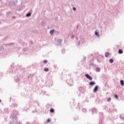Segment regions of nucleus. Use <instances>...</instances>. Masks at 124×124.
<instances>
[{"mask_svg":"<svg viewBox=\"0 0 124 124\" xmlns=\"http://www.w3.org/2000/svg\"><path fill=\"white\" fill-rule=\"evenodd\" d=\"M85 76L86 77L87 79H89V80H93V78H92L90 75L86 74Z\"/></svg>","mask_w":124,"mask_h":124,"instance_id":"nucleus-1","label":"nucleus"},{"mask_svg":"<svg viewBox=\"0 0 124 124\" xmlns=\"http://www.w3.org/2000/svg\"><path fill=\"white\" fill-rule=\"evenodd\" d=\"M98 91V86H96L93 90L94 93H96V91Z\"/></svg>","mask_w":124,"mask_h":124,"instance_id":"nucleus-2","label":"nucleus"},{"mask_svg":"<svg viewBox=\"0 0 124 124\" xmlns=\"http://www.w3.org/2000/svg\"><path fill=\"white\" fill-rule=\"evenodd\" d=\"M89 84L91 86H93V85H95V82H93V81H91V82H90Z\"/></svg>","mask_w":124,"mask_h":124,"instance_id":"nucleus-3","label":"nucleus"},{"mask_svg":"<svg viewBox=\"0 0 124 124\" xmlns=\"http://www.w3.org/2000/svg\"><path fill=\"white\" fill-rule=\"evenodd\" d=\"M50 113H54V112H55V109H54V108H51L50 110Z\"/></svg>","mask_w":124,"mask_h":124,"instance_id":"nucleus-4","label":"nucleus"},{"mask_svg":"<svg viewBox=\"0 0 124 124\" xmlns=\"http://www.w3.org/2000/svg\"><path fill=\"white\" fill-rule=\"evenodd\" d=\"M118 53L119 54H123V53H124V51H123V50L119 49L118 51Z\"/></svg>","mask_w":124,"mask_h":124,"instance_id":"nucleus-5","label":"nucleus"},{"mask_svg":"<svg viewBox=\"0 0 124 124\" xmlns=\"http://www.w3.org/2000/svg\"><path fill=\"white\" fill-rule=\"evenodd\" d=\"M120 83H121V85L124 86V80H121Z\"/></svg>","mask_w":124,"mask_h":124,"instance_id":"nucleus-6","label":"nucleus"},{"mask_svg":"<svg viewBox=\"0 0 124 124\" xmlns=\"http://www.w3.org/2000/svg\"><path fill=\"white\" fill-rule=\"evenodd\" d=\"M95 34L98 36V37H99V34H98V32L96 31H95Z\"/></svg>","mask_w":124,"mask_h":124,"instance_id":"nucleus-7","label":"nucleus"},{"mask_svg":"<svg viewBox=\"0 0 124 124\" xmlns=\"http://www.w3.org/2000/svg\"><path fill=\"white\" fill-rule=\"evenodd\" d=\"M55 31L54 30H52L51 31H50V34H53V33H54V32Z\"/></svg>","mask_w":124,"mask_h":124,"instance_id":"nucleus-8","label":"nucleus"},{"mask_svg":"<svg viewBox=\"0 0 124 124\" xmlns=\"http://www.w3.org/2000/svg\"><path fill=\"white\" fill-rule=\"evenodd\" d=\"M31 13H28L27 15L26 16L27 17H30L31 16Z\"/></svg>","mask_w":124,"mask_h":124,"instance_id":"nucleus-9","label":"nucleus"},{"mask_svg":"<svg viewBox=\"0 0 124 124\" xmlns=\"http://www.w3.org/2000/svg\"><path fill=\"white\" fill-rule=\"evenodd\" d=\"M44 71H46L47 72L49 71V69H48V68H45L44 69Z\"/></svg>","mask_w":124,"mask_h":124,"instance_id":"nucleus-10","label":"nucleus"},{"mask_svg":"<svg viewBox=\"0 0 124 124\" xmlns=\"http://www.w3.org/2000/svg\"><path fill=\"white\" fill-rule=\"evenodd\" d=\"M109 62H110L111 63H112V62H114V60H113V59H110V60H109Z\"/></svg>","mask_w":124,"mask_h":124,"instance_id":"nucleus-11","label":"nucleus"},{"mask_svg":"<svg viewBox=\"0 0 124 124\" xmlns=\"http://www.w3.org/2000/svg\"><path fill=\"white\" fill-rule=\"evenodd\" d=\"M105 56L107 58V57H108V56H109V52H106L105 53Z\"/></svg>","mask_w":124,"mask_h":124,"instance_id":"nucleus-12","label":"nucleus"},{"mask_svg":"<svg viewBox=\"0 0 124 124\" xmlns=\"http://www.w3.org/2000/svg\"><path fill=\"white\" fill-rule=\"evenodd\" d=\"M96 71L97 72H99V71H100V69L99 68H97L96 69Z\"/></svg>","mask_w":124,"mask_h":124,"instance_id":"nucleus-13","label":"nucleus"},{"mask_svg":"<svg viewBox=\"0 0 124 124\" xmlns=\"http://www.w3.org/2000/svg\"><path fill=\"white\" fill-rule=\"evenodd\" d=\"M114 97H115V98H117V99H118V98H119L118 95H114Z\"/></svg>","mask_w":124,"mask_h":124,"instance_id":"nucleus-14","label":"nucleus"},{"mask_svg":"<svg viewBox=\"0 0 124 124\" xmlns=\"http://www.w3.org/2000/svg\"><path fill=\"white\" fill-rule=\"evenodd\" d=\"M47 62H48V61L47 60L44 61V63H47Z\"/></svg>","mask_w":124,"mask_h":124,"instance_id":"nucleus-15","label":"nucleus"},{"mask_svg":"<svg viewBox=\"0 0 124 124\" xmlns=\"http://www.w3.org/2000/svg\"><path fill=\"white\" fill-rule=\"evenodd\" d=\"M109 101H111V98H108V102H109Z\"/></svg>","mask_w":124,"mask_h":124,"instance_id":"nucleus-16","label":"nucleus"},{"mask_svg":"<svg viewBox=\"0 0 124 124\" xmlns=\"http://www.w3.org/2000/svg\"><path fill=\"white\" fill-rule=\"evenodd\" d=\"M50 122H51V120L50 119H48L47 121V123H50Z\"/></svg>","mask_w":124,"mask_h":124,"instance_id":"nucleus-17","label":"nucleus"},{"mask_svg":"<svg viewBox=\"0 0 124 124\" xmlns=\"http://www.w3.org/2000/svg\"><path fill=\"white\" fill-rule=\"evenodd\" d=\"M73 10H74V11H75V10H76V8L74 7V8H73Z\"/></svg>","mask_w":124,"mask_h":124,"instance_id":"nucleus-18","label":"nucleus"},{"mask_svg":"<svg viewBox=\"0 0 124 124\" xmlns=\"http://www.w3.org/2000/svg\"><path fill=\"white\" fill-rule=\"evenodd\" d=\"M0 102H1V100L0 99Z\"/></svg>","mask_w":124,"mask_h":124,"instance_id":"nucleus-19","label":"nucleus"},{"mask_svg":"<svg viewBox=\"0 0 124 124\" xmlns=\"http://www.w3.org/2000/svg\"><path fill=\"white\" fill-rule=\"evenodd\" d=\"M72 37H73V38L74 37V36H73Z\"/></svg>","mask_w":124,"mask_h":124,"instance_id":"nucleus-20","label":"nucleus"}]
</instances>
